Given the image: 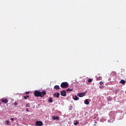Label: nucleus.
<instances>
[{
    "label": "nucleus",
    "instance_id": "nucleus-14",
    "mask_svg": "<svg viewBox=\"0 0 126 126\" xmlns=\"http://www.w3.org/2000/svg\"><path fill=\"white\" fill-rule=\"evenodd\" d=\"M66 91H67V92H71V91H73V89H70L68 88V89H67L66 90Z\"/></svg>",
    "mask_w": 126,
    "mask_h": 126
},
{
    "label": "nucleus",
    "instance_id": "nucleus-12",
    "mask_svg": "<svg viewBox=\"0 0 126 126\" xmlns=\"http://www.w3.org/2000/svg\"><path fill=\"white\" fill-rule=\"evenodd\" d=\"M48 102L49 103H53V99H52V98H49V99H48Z\"/></svg>",
    "mask_w": 126,
    "mask_h": 126
},
{
    "label": "nucleus",
    "instance_id": "nucleus-2",
    "mask_svg": "<svg viewBox=\"0 0 126 126\" xmlns=\"http://www.w3.org/2000/svg\"><path fill=\"white\" fill-rule=\"evenodd\" d=\"M61 87L63 88V89L67 88V87H68V83L67 82H63L61 84Z\"/></svg>",
    "mask_w": 126,
    "mask_h": 126
},
{
    "label": "nucleus",
    "instance_id": "nucleus-23",
    "mask_svg": "<svg viewBox=\"0 0 126 126\" xmlns=\"http://www.w3.org/2000/svg\"><path fill=\"white\" fill-rule=\"evenodd\" d=\"M26 111H27V112H29V110L28 108H27V109H26Z\"/></svg>",
    "mask_w": 126,
    "mask_h": 126
},
{
    "label": "nucleus",
    "instance_id": "nucleus-20",
    "mask_svg": "<svg viewBox=\"0 0 126 126\" xmlns=\"http://www.w3.org/2000/svg\"><path fill=\"white\" fill-rule=\"evenodd\" d=\"M6 123L7 125H8V124H9V121H8V120L6 121Z\"/></svg>",
    "mask_w": 126,
    "mask_h": 126
},
{
    "label": "nucleus",
    "instance_id": "nucleus-26",
    "mask_svg": "<svg viewBox=\"0 0 126 126\" xmlns=\"http://www.w3.org/2000/svg\"><path fill=\"white\" fill-rule=\"evenodd\" d=\"M1 104V103H0V105Z\"/></svg>",
    "mask_w": 126,
    "mask_h": 126
},
{
    "label": "nucleus",
    "instance_id": "nucleus-21",
    "mask_svg": "<svg viewBox=\"0 0 126 126\" xmlns=\"http://www.w3.org/2000/svg\"><path fill=\"white\" fill-rule=\"evenodd\" d=\"M99 84H100V85H102V84H103V82L102 81H100L99 82Z\"/></svg>",
    "mask_w": 126,
    "mask_h": 126
},
{
    "label": "nucleus",
    "instance_id": "nucleus-24",
    "mask_svg": "<svg viewBox=\"0 0 126 126\" xmlns=\"http://www.w3.org/2000/svg\"><path fill=\"white\" fill-rule=\"evenodd\" d=\"M14 105L16 106V105H17V103H14Z\"/></svg>",
    "mask_w": 126,
    "mask_h": 126
},
{
    "label": "nucleus",
    "instance_id": "nucleus-9",
    "mask_svg": "<svg viewBox=\"0 0 126 126\" xmlns=\"http://www.w3.org/2000/svg\"><path fill=\"white\" fill-rule=\"evenodd\" d=\"M1 101L2 103H5V104L8 103V100L7 99H1Z\"/></svg>",
    "mask_w": 126,
    "mask_h": 126
},
{
    "label": "nucleus",
    "instance_id": "nucleus-15",
    "mask_svg": "<svg viewBox=\"0 0 126 126\" xmlns=\"http://www.w3.org/2000/svg\"><path fill=\"white\" fill-rule=\"evenodd\" d=\"M24 99H25V100H27V99H28V98H29V95H27V96H24Z\"/></svg>",
    "mask_w": 126,
    "mask_h": 126
},
{
    "label": "nucleus",
    "instance_id": "nucleus-4",
    "mask_svg": "<svg viewBox=\"0 0 126 126\" xmlns=\"http://www.w3.org/2000/svg\"><path fill=\"white\" fill-rule=\"evenodd\" d=\"M36 126H43V122L42 121H36L35 122Z\"/></svg>",
    "mask_w": 126,
    "mask_h": 126
},
{
    "label": "nucleus",
    "instance_id": "nucleus-7",
    "mask_svg": "<svg viewBox=\"0 0 126 126\" xmlns=\"http://www.w3.org/2000/svg\"><path fill=\"white\" fill-rule=\"evenodd\" d=\"M54 89H55V90H59L61 89V88L60 87V86L56 85L54 87Z\"/></svg>",
    "mask_w": 126,
    "mask_h": 126
},
{
    "label": "nucleus",
    "instance_id": "nucleus-17",
    "mask_svg": "<svg viewBox=\"0 0 126 126\" xmlns=\"http://www.w3.org/2000/svg\"><path fill=\"white\" fill-rule=\"evenodd\" d=\"M78 124H79V122H78V121H76L75 123H74V125L75 126H76V125H78Z\"/></svg>",
    "mask_w": 126,
    "mask_h": 126
},
{
    "label": "nucleus",
    "instance_id": "nucleus-6",
    "mask_svg": "<svg viewBox=\"0 0 126 126\" xmlns=\"http://www.w3.org/2000/svg\"><path fill=\"white\" fill-rule=\"evenodd\" d=\"M54 97H56V98H60V93H57L53 94Z\"/></svg>",
    "mask_w": 126,
    "mask_h": 126
},
{
    "label": "nucleus",
    "instance_id": "nucleus-13",
    "mask_svg": "<svg viewBox=\"0 0 126 126\" xmlns=\"http://www.w3.org/2000/svg\"><path fill=\"white\" fill-rule=\"evenodd\" d=\"M74 100H75V101H78V100H79V97H78V96H75L74 98Z\"/></svg>",
    "mask_w": 126,
    "mask_h": 126
},
{
    "label": "nucleus",
    "instance_id": "nucleus-16",
    "mask_svg": "<svg viewBox=\"0 0 126 126\" xmlns=\"http://www.w3.org/2000/svg\"><path fill=\"white\" fill-rule=\"evenodd\" d=\"M26 107H27V108H29V107H30V103H26Z\"/></svg>",
    "mask_w": 126,
    "mask_h": 126
},
{
    "label": "nucleus",
    "instance_id": "nucleus-19",
    "mask_svg": "<svg viewBox=\"0 0 126 126\" xmlns=\"http://www.w3.org/2000/svg\"><path fill=\"white\" fill-rule=\"evenodd\" d=\"M88 82H89V83L92 82V80L91 79H90V78L89 79H88Z\"/></svg>",
    "mask_w": 126,
    "mask_h": 126
},
{
    "label": "nucleus",
    "instance_id": "nucleus-25",
    "mask_svg": "<svg viewBox=\"0 0 126 126\" xmlns=\"http://www.w3.org/2000/svg\"><path fill=\"white\" fill-rule=\"evenodd\" d=\"M11 121H13V118H10Z\"/></svg>",
    "mask_w": 126,
    "mask_h": 126
},
{
    "label": "nucleus",
    "instance_id": "nucleus-11",
    "mask_svg": "<svg viewBox=\"0 0 126 126\" xmlns=\"http://www.w3.org/2000/svg\"><path fill=\"white\" fill-rule=\"evenodd\" d=\"M84 103L86 105H89V101H88V99H86L84 101Z\"/></svg>",
    "mask_w": 126,
    "mask_h": 126
},
{
    "label": "nucleus",
    "instance_id": "nucleus-8",
    "mask_svg": "<svg viewBox=\"0 0 126 126\" xmlns=\"http://www.w3.org/2000/svg\"><path fill=\"white\" fill-rule=\"evenodd\" d=\"M52 119L54 120H57V121H59L60 120V118L58 116H53L52 117Z\"/></svg>",
    "mask_w": 126,
    "mask_h": 126
},
{
    "label": "nucleus",
    "instance_id": "nucleus-3",
    "mask_svg": "<svg viewBox=\"0 0 126 126\" xmlns=\"http://www.w3.org/2000/svg\"><path fill=\"white\" fill-rule=\"evenodd\" d=\"M86 93H87V91L84 93H79L77 94V96H78V97H84V96L86 95Z\"/></svg>",
    "mask_w": 126,
    "mask_h": 126
},
{
    "label": "nucleus",
    "instance_id": "nucleus-5",
    "mask_svg": "<svg viewBox=\"0 0 126 126\" xmlns=\"http://www.w3.org/2000/svg\"><path fill=\"white\" fill-rule=\"evenodd\" d=\"M61 96H63V97H65V96H66V92H65V91H62L61 92Z\"/></svg>",
    "mask_w": 126,
    "mask_h": 126
},
{
    "label": "nucleus",
    "instance_id": "nucleus-22",
    "mask_svg": "<svg viewBox=\"0 0 126 126\" xmlns=\"http://www.w3.org/2000/svg\"><path fill=\"white\" fill-rule=\"evenodd\" d=\"M26 94H30L29 92H26Z\"/></svg>",
    "mask_w": 126,
    "mask_h": 126
},
{
    "label": "nucleus",
    "instance_id": "nucleus-10",
    "mask_svg": "<svg viewBox=\"0 0 126 126\" xmlns=\"http://www.w3.org/2000/svg\"><path fill=\"white\" fill-rule=\"evenodd\" d=\"M120 83L123 84V85H125L126 84V81H125L124 80H121L120 81Z\"/></svg>",
    "mask_w": 126,
    "mask_h": 126
},
{
    "label": "nucleus",
    "instance_id": "nucleus-1",
    "mask_svg": "<svg viewBox=\"0 0 126 126\" xmlns=\"http://www.w3.org/2000/svg\"><path fill=\"white\" fill-rule=\"evenodd\" d=\"M44 95H46V92L45 91L40 92L39 91H35L34 92V96H35V97H41L43 98Z\"/></svg>",
    "mask_w": 126,
    "mask_h": 126
},
{
    "label": "nucleus",
    "instance_id": "nucleus-18",
    "mask_svg": "<svg viewBox=\"0 0 126 126\" xmlns=\"http://www.w3.org/2000/svg\"><path fill=\"white\" fill-rule=\"evenodd\" d=\"M101 79H102V77H101L97 78V80H101Z\"/></svg>",
    "mask_w": 126,
    "mask_h": 126
}]
</instances>
